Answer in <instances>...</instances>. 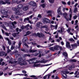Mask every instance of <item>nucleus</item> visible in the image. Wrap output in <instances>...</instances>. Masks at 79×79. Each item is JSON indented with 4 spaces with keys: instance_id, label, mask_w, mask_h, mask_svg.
Instances as JSON below:
<instances>
[{
    "instance_id": "55",
    "label": "nucleus",
    "mask_w": 79,
    "mask_h": 79,
    "mask_svg": "<svg viewBox=\"0 0 79 79\" xmlns=\"http://www.w3.org/2000/svg\"><path fill=\"white\" fill-rule=\"evenodd\" d=\"M37 47L38 48H40V47H43V48H44V47H43V46H41L40 45H37Z\"/></svg>"
},
{
    "instance_id": "30",
    "label": "nucleus",
    "mask_w": 79,
    "mask_h": 79,
    "mask_svg": "<svg viewBox=\"0 0 79 79\" xmlns=\"http://www.w3.org/2000/svg\"><path fill=\"white\" fill-rule=\"evenodd\" d=\"M21 44H22V43H21V41H20L19 42V47H18V48H21Z\"/></svg>"
},
{
    "instance_id": "40",
    "label": "nucleus",
    "mask_w": 79,
    "mask_h": 79,
    "mask_svg": "<svg viewBox=\"0 0 79 79\" xmlns=\"http://www.w3.org/2000/svg\"><path fill=\"white\" fill-rule=\"evenodd\" d=\"M23 6L22 4H19L18 5V8H21Z\"/></svg>"
},
{
    "instance_id": "46",
    "label": "nucleus",
    "mask_w": 79,
    "mask_h": 79,
    "mask_svg": "<svg viewBox=\"0 0 79 79\" xmlns=\"http://www.w3.org/2000/svg\"><path fill=\"white\" fill-rule=\"evenodd\" d=\"M47 75V76H48V79H49L50 76H51V74H49Z\"/></svg>"
},
{
    "instance_id": "26",
    "label": "nucleus",
    "mask_w": 79,
    "mask_h": 79,
    "mask_svg": "<svg viewBox=\"0 0 79 79\" xmlns=\"http://www.w3.org/2000/svg\"><path fill=\"white\" fill-rule=\"evenodd\" d=\"M5 54V52L3 51L0 52V56H4Z\"/></svg>"
},
{
    "instance_id": "2",
    "label": "nucleus",
    "mask_w": 79,
    "mask_h": 79,
    "mask_svg": "<svg viewBox=\"0 0 79 79\" xmlns=\"http://www.w3.org/2000/svg\"><path fill=\"white\" fill-rule=\"evenodd\" d=\"M12 10L13 11H15V14L17 15H22V14H23L24 13V12L22 10H19L18 8V7H13Z\"/></svg>"
},
{
    "instance_id": "4",
    "label": "nucleus",
    "mask_w": 79,
    "mask_h": 79,
    "mask_svg": "<svg viewBox=\"0 0 79 79\" xmlns=\"http://www.w3.org/2000/svg\"><path fill=\"white\" fill-rule=\"evenodd\" d=\"M60 47L59 45H55L53 47H52L49 48L50 50H52V51H54L55 50H58V48Z\"/></svg>"
},
{
    "instance_id": "21",
    "label": "nucleus",
    "mask_w": 79,
    "mask_h": 79,
    "mask_svg": "<svg viewBox=\"0 0 79 79\" xmlns=\"http://www.w3.org/2000/svg\"><path fill=\"white\" fill-rule=\"evenodd\" d=\"M37 52V50H32V49H30L29 50V52L30 53H34V52Z\"/></svg>"
},
{
    "instance_id": "16",
    "label": "nucleus",
    "mask_w": 79,
    "mask_h": 79,
    "mask_svg": "<svg viewBox=\"0 0 79 79\" xmlns=\"http://www.w3.org/2000/svg\"><path fill=\"white\" fill-rule=\"evenodd\" d=\"M22 10L23 11H27L29 10V6H24Z\"/></svg>"
},
{
    "instance_id": "34",
    "label": "nucleus",
    "mask_w": 79,
    "mask_h": 79,
    "mask_svg": "<svg viewBox=\"0 0 79 79\" xmlns=\"http://www.w3.org/2000/svg\"><path fill=\"white\" fill-rule=\"evenodd\" d=\"M62 15L64 16V18H66V16H67V15H68V14L66 13H65L62 14Z\"/></svg>"
},
{
    "instance_id": "42",
    "label": "nucleus",
    "mask_w": 79,
    "mask_h": 79,
    "mask_svg": "<svg viewBox=\"0 0 79 79\" xmlns=\"http://www.w3.org/2000/svg\"><path fill=\"white\" fill-rule=\"evenodd\" d=\"M5 17V18H7V17H8V15H6L5 16L3 15L1 16L2 18V19L4 18Z\"/></svg>"
},
{
    "instance_id": "48",
    "label": "nucleus",
    "mask_w": 79,
    "mask_h": 79,
    "mask_svg": "<svg viewBox=\"0 0 79 79\" xmlns=\"http://www.w3.org/2000/svg\"><path fill=\"white\" fill-rule=\"evenodd\" d=\"M31 32L30 31H27V32L26 33V34H27V35H29V34H31Z\"/></svg>"
},
{
    "instance_id": "6",
    "label": "nucleus",
    "mask_w": 79,
    "mask_h": 79,
    "mask_svg": "<svg viewBox=\"0 0 79 79\" xmlns=\"http://www.w3.org/2000/svg\"><path fill=\"white\" fill-rule=\"evenodd\" d=\"M57 31L58 32H60V33L61 34H62V35L64 34V33L66 32L65 31H64V28L63 27L61 28L60 30H58Z\"/></svg>"
},
{
    "instance_id": "44",
    "label": "nucleus",
    "mask_w": 79,
    "mask_h": 79,
    "mask_svg": "<svg viewBox=\"0 0 79 79\" xmlns=\"http://www.w3.org/2000/svg\"><path fill=\"white\" fill-rule=\"evenodd\" d=\"M8 44H9V45H11V40H9L8 41Z\"/></svg>"
},
{
    "instance_id": "64",
    "label": "nucleus",
    "mask_w": 79,
    "mask_h": 79,
    "mask_svg": "<svg viewBox=\"0 0 79 79\" xmlns=\"http://www.w3.org/2000/svg\"><path fill=\"white\" fill-rule=\"evenodd\" d=\"M62 3L63 5H66V4L65 2L64 1H62Z\"/></svg>"
},
{
    "instance_id": "57",
    "label": "nucleus",
    "mask_w": 79,
    "mask_h": 79,
    "mask_svg": "<svg viewBox=\"0 0 79 79\" xmlns=\"http://www.w3.org/2000/svg\"><path fill=\"white\" fill-rule=\"evenodd\" d=\"M47 75H45V76H44L43 77V79H47Z\"/></svg>"
},
{
    "instance_id": "39",
    "label": "nucleus",
    "mask_w": 79,
    "mask_h": 79,
    "mask_svg": "<svg viewBox=\"0 0 79 79\" xmlns=\"http://www.w3.org/2000/svg\"><path fill=\"white\" fill-rule=\"evenodd\" d=\"M50 3H53L55 2V0H48Z\"/></svg>"
},
{
    "instance_id": "13",
    "label": "nucleus",
    "mask_w": 79,
    "mask_h": 79,
    "mask_svg": "<svg viewBox=\"0 0 79 79\" xmlns=\"http://www.w3.org/2000/svg\"><path fill=\"white\" fill-rule=\"evenodd\" d=\"M29 5H32L33 6H36V3L34 1H31L28 3Z\"/></svg>"
},
{
    "instance_id": "5",
    "label": "nucleus",
    "mask_w": 79,
    "mask_h": 79,
    "mask_svg": "<svg viewBox=\"0 0 79 79\" xmlns=\"http://www.w3.org/2000/svg\"><path fill=\"white\" fill-rule=\"evenodd\" d=\"M42 21L44 24H48L50 23V20L47 18H44L42 19Z\"/></svg>"
},
{
    "instance_id": "17",
    "label": "nucleus",
    "mask_w": 79,
    "mask_h": 79,
    "mask_svg": "<svg viewBox=\"0 0 79 79\" xmlns=\"http://www.w3.org/2000/svg\"><path fill=\"white\" fill-rule=\"evenodd\" d=\"M66 47L68 48H71V45H70V43L68 42H67L66 43Z\"/></svg>"
},
{
    "instance_id": "61",
    "label": "nucleus",
    "mask_w": 79,
    "mask_h": 79,
    "mask_svg": "<svg viewBox=\"0 0 79 79\" xmlns=\"http://www.w3.org/2000/svg\"><path fill=\"white\" fill-rule=\"evenodd\" d=\"M22 73H23V74H26L27 72L24 70H23L22 71Z\"/></svg>"
},
{
    "instance_id": "53",
    "label": "nucleus",
    "mask_w": 79,
    "mask_h": 79,
    "mask_svg": "<svg viewBox=\"0 0 79 79\" xmlns=\"http://www.w3.org/2000/svg\"><path fill=\"white\" fill-rule=\"evenodd\" d=\"M41 6H42L43 8H45V4H44L41 5Z\"/></svg>"
},
{
    "instance_id": "60",
    "label": "nucleus",
    "mask_w": 79,
    "mask_h": 79,
    "mask_svg": "<svg viewBox=\"0 0 79 79\" xmlns=\"http://www.w3.org/2000/svg\"><path fill=\"white\" fill-rule=\"evenodd\" d=\"M47 13H51L52 11L51 10H48L47 12Z\"/></svg>"
},
{
    "instance_id": "22",
    "label": "nucleus",
    "mask_w": 79,
    "mask_h": 79,
    "mask_svg": "<svg viewBox=\"0 0 79 79\" xmlns=\"http://www.w3.org/2000/svg\"><path fill=\"white\" fill-rule=\"evenodd\" d=\"M19 34V32H18L17 33H13L12 34V35L14 37H16L17 34Z\"/></svg>"
},
{
    "instance_id": "51",
    "label": "nucleus",
    "mask_w": 79,
    "mask_h": 79,
    "mask_svg": "<svg viewBox=\"0 0 79 79\" xmlns=\"http://www.w3.org/2000/svg\"><path fill=\"white\" fill-rule=\"evenodd\" d=\"M59 48L60 51L63 50V48H62V47L59 46Z\"/></svg>"
},
{
    "instance_id": "20",
    "label": "nucleus",
    "mask_w": 79,
    "mask_h": 79,
    "mask_svg": "<svg viewBox=\"0 0 79 79\" xmlns=\"http://www.w3.org/2000/svg\"><path fill=\"white\" fill-rule=\"evenodd\" d=\"M12 0V2L13 3H17L18 4H19V3H20L21 2V1H18V0Z\"/></svg>"
},
{
    "instance_id": "49",
    "label": "nucleus",
    "mask_w": 79,
    "mask_h": 79,
    "mask_svg": "<svg viewBox=\"0 0 79 79\" xmlns=\"http://www.w3.org/2000/svg\"><path fill=\"white\" fill-rule=\"evenodd\" d=\"M33 36H34L35 37H37V34H36V33H35L33 34Z\"/></svg>"
},
{
    "instance_id": "8",
    "label": "nucleus",
    "mask_w": 79,
    "mask_h": 79,
    "mask_svg": "<svg viewBox=\"0 0 79 79\" xmlns=\"http://www.w3.org/2000/svg\"><path fill=\"white\" fill-rule=\"evenodd\" d=\"M63 73L64 75H62L63 76L64 78H65V79H66L67 78V75H66V74H69V72L65 71V72H63Z\"/></svg>"
},
{
    "instance_id": "14",
    "label": "nucleus",
    "mask_w": 79,
    "mask_h": 79,
    "mask_svg": "<svg viewBox=\"0 0 79 79\" xmlns=\"http://www.w3.org/2000/svg\"><path fill=\"white\" fill-rule=\"evenodd\" d=\"M57 13L60 15H62V14L61 11V6L59 7L57 10Z\"/></svg>"
},
{
    "instance_id": "25",
    "label": "nucleus",
    "mask_w": 79,
    "mask_h": 79,
    "mask_svg": "<svg viewBox=\"0 0 79 79\" xmlns=\"http://www.w3.org/2000/svg\"><path fill=\"white\" fill-rule=\"evenodd\" d=\"M51 27L52 28V27H55V29L56 30V29H57V28L58 27V25H56L55 26L53 25H51Z\"/></svg>"
},
{
    "instance_id": "11",
    "label": "nucleus",
    "mask_w": 79,
    "mask_h": 79,
    "mask_svg": "<svg viewBox=\"0 0 79 79\" xmlns=\"http://www.w3.org/2000/svg\"><path fill=\"white\" fill-rule=\"evenodd\" d=\"M28 27H29V24H28L25 27L22 26V27H21V28L22 30H23V29H27V30H28L29 28H28Z\"/></svg>"
},
{
    "instance_id": "33",
    "label": "nucleus",
    "mask_w": 79,
    "mask_h": 79,
    "mask_svg": "<svg viewBox=\"0 0 79 79\" xmlns=\"http://www.w3.org/2000/svg\"><path fill=\"white\" fill-rule=\"evenodd\" d=\"M70 62H73L74 63H75L77 61V60L76 59H72L70 60Z\"/></svg>"
},
{
    "instance_id": "38",
    "label": "nucleus",
    "mask_w": 79,
    "mask_h": 79,
    "mask_svg": "<svg viewBox=\"0 0 79 79\" xmlns=\"http://www.w3.org/2000/svg\"><path fill=\"white\" fill-rule=\"evenodd\" d=\"M15 53L16 54V56L18 55V56H19L20 55V54H18V51L17 50L15 51Z\"/></svg>"
},
{
    "instance_id": "36",
    "label": "nucleus",
    "mask_w": 79,
    "mask_h": 79,
    "mask_svg": "<svg viewBox=\"0 0 79 79\" xmlns=\"http://www.w3.org/2000/svg\"><path fill=\"white\" fill-rule=\"evenodd\" d=\"M41 28L42 29L43 28H48V26L47 25H44L43 26H42L41 27Z\"/></svg>"
},
{
    "instance_id": "35",
    "label": "nucleus",
    "mask_w": 79,
    "mask_h": 79,
    "mask_svg": "<svg viewBox=\"0 0 79 79\" xmlns=\"http://www.w3.org/2000/svg\"><path fill=\"white\" fill-rule=\"evenodd\" d=\"M73 67H74V66L73 64L69 66V70H71V69H72V68H73Z\"/></svg>"
},
{
    "instance_id": "32",
    "label": "nucleus",
    "mask_w": 79,
    "mask_h": 79,
    "mask_svg": "<svg viewBox=\"0 0 79 79\" xmlns=\"http://www.w3.org/2000/svg\"><path fill=\"white\" fill-rule=\"evenodd\" d=\"M42 24V23H41L40 22H38L36 24V26L37 27H40V24Z\"/></svg>"
},
{
    "instance_id": "24",
    "label": "nucleus",
    "mask_w": 79,
    "mask_h": 79,
    "mask_svg": "<svg viewBox=\"0 0 79 79\" xmlns=\"http://www.w3.org/2000/svg\"><path fill=\"white\" fill-rule=\"evenodd\" d=\"M70 30H71V28H69L67 30V31L68 32L69 34H70V35H73V33H72L70 31Z\"/></svg>"
},
{
    "instance_id": "45",
    "label": "nucleus",
    "mask_w": 79,
    "mask_h": 79,
    "mask_svg": "<svg viewBox=\"0 0 79 79\" xmlns=\"http://www.w3.org/2000/svg\"><path fill=\"white\" fill-rule=\"evenodd\" d=\"M51 64H52V63L49 64H47V65H42V66H49V65H51Z\"/></svg>"
},
{
    "instance_id": "15",
    "label": "nucleus",
    "mask_w": 79,
    "mask_h": 79,
    "mask_svg": "<svg viewBox=\"0 0 79 79\" xmlns=\"http://www.w3.org/2000/svg\"><path fill=\"white\" fill-rule=\"evenodd\" d=\"M36 59H37V58H33L29 60V63L30 64H31V63H34V62H33V61H35V60Z\"/></svg>"
},
{
    "instance_id": "54",
    "label": "nucleus",
    "mask_w": 79,
    "mask_h": 79,
    "mask_svg": "<svg viewBox=\"0 0 79 79\" xmlns=\"http://www.w3.org/2000/svg\"><path fill=\"white\" fill-rule=\"evenodd\" d=\"M39 55V53H36L35 54H34V56H37Z\"/></svg>"
},
{
    "instance_id": "58",
    "label": "nucleus",
    "mask_w": 79,
    "mask_h": 79,
    "mask_svg": "<svg viewBox=\"0 0 79 79\" xmlns=\"http://www.w3.org/2000/svg\"><path fill=\"white\" fill-rule=\"evenodd\" d=\"M28 22H29V23H30V24H33V22H31V21L30 20H29Z\"/></svg>"
},
{
    "instance_id": "1",
    "label": "nucleus",
    "mask_w": 79,
    "mask_h": 79,
    "mask_svg": "<svg viewBox=\"0 0 79 79\" xmlns=\"http://www.w3.org/2000/svg\"><path fill=\"white\" fill-rule=\"evenodd\" d=\"M9 63L13 64H19L20 66H23V65H25V64H27V63L23 60V58H19L18 59L17 61L15 60L13 62L10 61Z\"/></svg>"
},
{
    "instance_id": "62",
    "label": "nucleus",
    "mask_w": 79,
    "mask_h": 79,
    "mask_svg": "<svg viewBox=\"0 0 79 79\" xmlns=\"http://www.w3.org/2000/svg\"><path fill=\"white\" fill-rule=\"evenodd\" d=\"M67 4L68 5H71V2L70 1H69L68 2H67Z\"/></svg>"
},
{
    "instance_id": "10",
    "label": "nucleus",
    "mask_w": 79,
    "mask_h": 79,
    "mask_svg": "<svg viewBox=\"0 0 79 79\" xmlns=\"http://www.w3.org/2000/svg\"><path fill=\"white\" fill-rule=\"evenodd\" d=\"M1 12L2 15H7V14H8V11H5V10H2Z\"/></svg>"
},
{
    "instance_id": "7",
    "label": "nucleus",
    "mask_w": 79,
    "mask_h": 79,
    "mask_svg": "<svg viewBox=\"0 0 79 79\" xmlns=\"http://www.w3.org/2000/svg\"><path fill=\"white\" fill-rule=\"evenodd\" d=\"M43 37V38H45V35L42 33L40 34L39 33H37V37Z\"/></svg>"
},
{
    "instance_id": "27",
    "label": "nucleus",
    "mask_w": 79,
    "mask_h": 79,
    "mask_svg": "<svg viewBox=\"0 0 79 79\" xmlns=\"http://www.w3.org/2000/svg\"><path fill=\"white\" fill-rule=\"evenodd\" d=\"M23 56L24 57H27V56H28V57H31V55L30 54H23Z\"/></svg>"
},
{
    "instance_id": "41",
    "label": "nucleus",
    "mask_w": 79,
    "mask_h": 79,
    "mask_svg": "<svg viewBox=\"0 0 79 79\" xmlns=\"http://www.w3.org/2000/svg\"><path fill=\"white\" fill-rule=\"evenodd\" d=\"M77 8L75 7L74 10V13H76V12H77Z\"/></svg>"
},
{
    "instance_id": "3",
    "label": "nucleus",
    "mask_w": 79,
    "mask_h": 79,
    "mask_svg": "<svg viewBox=\"0 0 79 79\" xmlns=\"http://www.w3.org/2000/svg\"><path fill=\"white\" fill-rule=\"evenodd\" d=\"M4 1H5L4 2L3 1H0V5H5L6 3L8 4V5H10L11 2L10 0H3Z\"/></svg>"
},
{
    "instance_id": "63",
    "label": "nucleus",
    "mask_w": 79,
    "mask_h": 79,
    "mask_svg": "<svg viewBox=\"0 0 79 79\" xmlns=\"http://www.w3.org/2000/svg\"><path fill=\"white\" fill-rule=\"evenodd\" d=\"M0 39H3V36H2L1 35H0Z\"/></svg>"
},
{
    "instance_id": "28",
    "label": "nucleus",
    "mask_w": 79,
    "mask_h": 79,
    "mask_svg": "<svg viewBox=\"0 0 79 79\" xmlns=\"http://www.w3.org/2000/svg\"><path fill=\"white\" fill-rule=\"evenodd\" d=\"M1 26L2 27V28H3V29H4L5 30H6V31H7V29H6V27L4 26V24H2L1 25Z\"/></svg>"
},
{
    "instance_id": "29",
    "label": "nucleus",
    "mask_w": 79,
    "mask_h": 79,
    "mask_svg": "<svg viewBox=\"0 0 79 79\" xmlns=\"http://www.w3.org/2000/svg\"><path fill=\"white\" fill-rule=\"evenodd\" d=\"M15 76H17L18 75H19V76H27V74H15Z\"/></svg>"
},
{
    "instance_id": "23",
    "label": "nucleus",
    "mask_w": 79,
    "mask_h": 79,
    "mask_svg": "<svg viewBox=\"0 0 79 79\" xmlns=\"http://www.w3.org/2000/svg\"><path fill=\"white\" fill-rule=\"evenodd\" d=\"M63 55H64L65 57V58L67 59L68 58V53L67 52H64L63 53Z\"/></svg>"
},
{
    "instance_id": "50",
    "label": "nucleus",
    "mask_w": 79,
    "mask_h": 79,
    "mask_svg": "<svg viewBox=\"0 0 79 79\" xmlns=\"http://www.w3.org/2000/svg\"><path fill=\"white\" fill-rule=\"evenodd\" d=\"M38 18H42V16H41V15L39 14L37 16Z\"/></svg>"
},
{
    "instance_id": "59",
    "label": "nucleus",
    "mask_w": 79,
    "mask_h": 79,
    "mask_svg": "<svg viewBox=\"0 0 79 79\" xmlns=\"http://www.w3.org/2000/svg\"><path fill=\"white\" fill-rule=\"evenodd\" d=\"M21 51H22V52H26V50H25V49H21Z\"/></svg>"
},
{
    "instance_id": "37",
    "label": "nucleus",
    "mask_w": 79,
    "mask_h": 79,
    "mask_svg": "<svg viewBox=\"0 0 79 79\" xmlns=\"http://www.w3.org/2000/svg\"><path fill=\"white\" fill-rule=\"evenodd\" d=\"M69 41H70V42H75V40H74L73 38L69 39Z\"/></svg>"
},
{
    "instance_id": "52",
    "label": "nucleus",
    "mask_w": 79,
    "mask_h": 79,
    "mask_svg": "<svg viewBox=\"0 0 79 79\" xmlns=\"http://www.w3.org/2000/svg\"><path fill=\"white\" fill-rule=\"evenodd\" d=\"M2 47L4 50V51H5V46L2 45Z\"/></svg>"
},
{
    "instance_id": "12",
    "label": "nucleus",
    "mask_w": 79,
    "mask_h": 79,
    "mask_svg": "<svg viewBox=\"0 0 79 79\" xmlns=\"http://www.w3.org/2000/svg\"><path fill=\"white\" fill-rule=\"evenodd\" d=\"M48 61V60H38L36 62V63H47Z\"/></svg>"
},
{
    "instance_id": "43",
    "label": "nucleus",
    "mask_w": 79,
    "mask_h": 79,
    "mask_svg": "<svg viewBox=\"0 0 79 79\" xmlns=\"http://www.w3.org/2000/svg\"><path fill=\"white\" fill-rule=\"evenodd\" d=\"M11 52V50H10L8 48V49L7 50V53H9L10 52Z\"/></svg>"
},
{
    "instance_id": "56",
    "label": "nucleus",
    "mask_w": 79,
    "mask_h": 79,
    "mask_svg": "<svg viewBox=\"0 0 79 79\" xmlns=\"http://www.w3.org/2000/svg\"><path fill=\"white\" fill-rule=\"evenodd\" d=\"M5 35H6L7 36H9V34H8V33L7 32H5Z\"/></svg>"
},
{
    "instance_id": "31",
    "label": "nucleus",
    "mask_w": 79,
    "mask_h": 79,
    "mask_svg": "<svg viewBox=\"0 0 79 79\" xmlns=\"http://www.w3.org/2000/svg\"><path fill=\"white\" fill-rule=\"evenodd\" d=\"M40 64H34L33 65L34 67H40Z\"/></svg>"
},
{
    "instance_id": "18",
    "label": "nucleus",
    "mask_w": 79,
    "mask_h": 79,
    "mask_svg": "<svg viewBox=\"0 0 79 79\" xmlns=\"http://www.w3.org/2000/svg\"><path fill=\"white\" fill-rule=\"evenodd\" d=\"M71 46H72V49H74V48H77V44H71Z\"/></svg>"
},
{
    "instance_id": "19",
    "label": "nucleus",
    "mask_w": 79,
    "mask_h": 79,
    "mask_svg": "<svg viewBox=\"0 0 79 79\" xmlns=\"http://www.w3.org/2000/svg\"><path fill=\"white\" fill-rule=\"evenodd\" d=\"M27 41H28V39L27 37L24 38L22 40V42L23 43L26 42H27Z\"/></svg>"
},
{
    "instance_id": "9",
    "label": "nucleus",
    "mask_w": 79,
    "mask_h": 79,
    "mask_svg": "<svg viewBox=\"0 0 79 79\" xmlns=\"http://www.w3.org/2000/svg\"><path fill=\"white\" fill-rule=\"evenodd\" d=\"M16 24V22L15 21H14L13 22H12V24L13 26H10V29H13V28H14V29H15V28H16V26H15V24Z\"/></svg>"
},
{
    "instance_id": "47",
    "label": "nucleus",
    "mask_w": 79,
    "mask_h": 79,
    "mask_svg": "<svg viewBox=\"0 0 79 79\" xmlns=\"http://www.w3.org/2000/svg\"><path fill=\"white\" fill-rule=\"evenodd\" d=\"M24 44L27 48L29 47V46H28V45H27V44L26 43H24Z\"/></svg>"
}]
</instances>
